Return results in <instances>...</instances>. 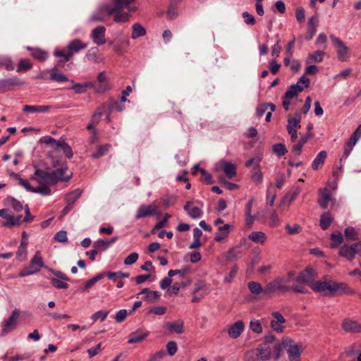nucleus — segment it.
Instances as JSON below:
<instances>
[{
  "label": "nucleus",
  "instance_id": "obj_23",
  "mask_svg": "<svg viewBox=\"0 0 361 361\" xmlns=\"http://www.w3.org/2000/svg\"><path fill=\"white\" fill-rule=\"evenodd\" d=\"M192 203L191 202H187L184 206V210H185L188 215L192 219H198L202 216V211L197 207H192Z\"/></svg>",
  "mask_w": 361,
  "mask_h": 361
},
{
  "label": "nucleus",
  "instance_id": "obj_25",
  "mask_svg": "<svg viewBox=\"0 0 361 361\" xmlns=\"http://www.w3.org/2000/svg\"><path fill=\"white\" fill-rule=\"evenodd\" d=\"M341 291L343 293L347 294H353L354 290L350 288L345 283H336L334 281L331 282V295L334 294L335 292Z\"/></svg>",
  "mask_w": 361,
  "mask_h": 361
},
{
  "label": "nucleus",
  "instance_id": "obj_43",
  "mask_svg": "<svg viewBox=\"0 0 361 361\" xmlns=\"http://www.w3.org/2000/svg\"><path fill=\"white\" fill-rule=\"evenodd\" d=\"M330 239L331 240V247H337L343 241V236L340 231L331 233Z\"/></svg>",
  "mask_w": 361,
  "mask_h": 361
},
{
  "label": "nucleus",
  "instance_id": "obj_3",
  "mask_svg": "<svg viewBox=\"0 0 361 361\" xmlns=\"http://www.w3.org/2000/svg\"><path fill=\"white\" fill-rule=\"evenodd\" d=\"M274 351L276 353L275 359L280 356L283 348L287 351L289 361H300V357L303 348L298 345L293 340L288 337L283 338L280 343L273 345Z\"/></svg>",
  "mask_w": 361,
  "mask_h": 361
},
{
  "label": "nucleus",
  "instance_id": "obj_29",
  "mask_svg": "<svg viewBox=\"0 0 361 361\" xmlns=\"http://www.w3.org/2000/svg\"><path fill=\"white\" fill-rule=\"evenodd\" d=\"M145 28L139 23H134L132 26L131 37L134 39L146 35Z\"/></svg>",
  "mask_w": 361,
  "mask_h": 361
},
{
  "label": "nucleus",
  "instance_id": "obj_2",
  "mask_svg": "<svg viewBox=\"0 0 361 361\" xmlns=\"http://www.w3.org/2000/svg\"><path fill=\"white\" fill-rule=\"evenodd\" d=\"M67 171L68 167L66 166L57 169L50 173L41 169H36L31 179L35 180L39 185L49 187L59 181L66 182L69 180L72 173H68Z\"/></svg>",
  "mask_w": 361,
  "mask_h": 361
},
{
  "label": "nucleus",
  "instance_id": "obj_18",
  "mask_svg": "<svg viewBox=\"0 0 361 361\" xmlns=\"http://www.w3.org/2000/svg\"><path fill=\"white\" fill-rule=\"evenodd\" d=\"M342 327L345 331L348 333H361V324L350 318L343 321Z\"/></svg>",
  "mask_w": 361,
  "mask_h": 361
},
{
  "label": "nucleus",
  "instance_id": "obj_54",
  "mask_svg": "<svg viewBox=\"0 0 361 361\" xmlns=\"http://www.w3.org/2000/svg\"><path fill=\"white\" fill-rule=\"evenodd\" d=\"M273 152L277 154L279 157H282L286 154L287 152V149L285 145L279 143L275 144L272 147Z\"/></svg>",
  "mask_w": 361,
  "mask_h": 361
},
{
  "label": "nucleus",
  "instance_id": "obj_35",
  "mask_svg": "<svg viewBox=\"0 0 361 361\" xmlns=\"http://www.w3.org/2000/svg\"><path fill=\"white\" fill-rule=\"evenodd\" d=\"M333 221V218L329 212H325L321 215L319 225L323 230H326Z\"/></svg>",
  "mask_w": 361,
  "mask_h": 361
},
{
  "label": "nucleus",
  "instance_id": "obj_10",
  "mask_svg": "<svg viewBox=\"0 0 361 361\" xmlns=\"http://www.w3.org/2000/svg\"><path fill=\"white\" fill-rule=\"evenodd\" d=\"M214 170L216 171H223L229 179L233 178L236 176V167L235 166L227 161L221 160L216 163L214 166Z\"/></svg>",
  "mask_w": 361,
  "mask_h": 361
},
{
  "label": "nucleus",
  "instance_id": "obj_58",
  "mask_svg": "<svg viewBox=\"0 0 361 361\" xmlns=\"http://www.w3.org/2000/svg\"><path fill=\"white\" fill-rule=\"evenodd\" d=\"M238 270V267L237 265H234L232 267L231 271H229L228 274H227L225 276H224V281L225 283H230L233 281L235 276V274L237 273Z\"/></svg>",
  "mask_w": 361,
  "mask_h": 361
},
{
  "label": "nucleus",
  "instance_id": "obj_11",
  "mask_svg": "<svg viewBox=\"0 0 361 361\" xmlns=\"http://www.w3.org/2000/svg\"><path fill=\"white\" fill-rule=\"evenodd\" d=\"M331 282L332 281L327 279L314 281V283L311 284L310 288L314 292L321 293L325 295H331Z\"/></svg>",
  "mask_w": 361,
  "mask_h": 361
},
{
  "label": "nucleus",
  "instance_id": "obj_32",
  "mask_svg": "<svg viewBox=\"0 0 361 361\" xmlns=\"http://www.w3.org/2000/svg\"><path fill=\"white\" fill-rule=\"evenodd\" d=\"M250 240L256 243L263 244L267 240L266 234L262 231H253L248 235Z\"/></svg>",
  "mask_w": 361,
  "mask_h": 361
},
{
  "label": "nucleus",
  "instance_id": "obj_14",
  "mask_svg": "<svg viewBox=\"0 0 361 361\" xmlns=\"http://www.w3.org/2000/svg\"><path fill=\"white\" fill-rule=\"evenodd\" d=\"M106 27L104 26H97L94 28L90 34V37L93 41V42L98 45L101 46L106 43Z\"/></svg>",
  "mask_w": 361,
  "mask_h": 361
},
{
  "label": "nucleus",
  "instance_id": "obj_64",
  "mask_svg": "<svg viewBox=\"0 0 361 361\" xmlns=\"http://www.w3.org/2000/svg\"><path fill=\"white\" fill-rule=\"evenodd\" d=\"M104 106H102L99 107L97 109V111L93 114L92 116V121L93 122V123H98L99 122L100 118L104 112Z\"/></svg>",
  "mask_w": 361,
  "mask_h": 361
},
{
  "label": "nucleus",
  "instance_id": "obj_37",
  "mask_svg": "<svg viewBox=\"0 0 361 361\" xmlns=\"http://www.w3.org/2000/svg\"><path fill=\"white\" fill-rule=\"evenodd\" d=\"M27 49L31 51L32 56L37 60L44 61L48 57V53L41 49L27 47Z\"/></svg>",
  "mask_w": 361,
  "mask_h": 361
},
{
  "label": "nucleus",
  "instance_id": "obj_9",
  "mask_svg": "<svg viewBox=\"0 0 361 361\" xmlns=\"http://www.w3.org/2000/svg\"><path fill=\"white\" fill-rule=\"evenodd\" d=\"M330 39L336 47L338 59L341 61H346L349 58V48L339 38L331 35Z\"/></svg>",
  "mask_w": 361,
  "mask_h": 361
},
{
  "label": "nucleus",
  "instance_id": "obj_49",
  "mask_svg": "<svg viewBox=\"0 0 361 361\" xmlns=\"http://www.w3.org/2000/svg\"><path fill=\"white\" fill-rule=\"evenodd\" d=\"M58 149H61L63 151L65 155L68 159H71L73 157V150H72L71 146L65 141H63V140L60 141V143L58 146Z\"/></svg>",
  "mask_w": 361,
  "mask_h": 361
},
{
  "label": "nucleus",
  "instance_id": "obj_33",
  "mask_svg": "<svg viewBox=\"0 0 361 361\" xmlns=\"http://www.w3.org/2000/svg\"><path fill=\"white\" fill-rule=\"evenodd\" d=\"M94 87V84L92 82H87L85 83H76L71 87L72 90L76 94H82L87 91V88H92Z\"/></svg>",
  "mask_w": 361,
  "mask_h": 361
},
{
  "label": "nucleus",
  "instance_id": "obj_41",
  "mask_svg": "<svg viewBox=\"0 0 361 361\" xmlns=\"http://www.w3.org/2000/svg\"><path fill=\"white\" fill-rule=\"evenodd\" d=\"M6 203L8 206L11 207L14 211L17 212L22 211L23 209V204L18 200L11 197L6 198Z\"/></svg>",
  "mask_w": 361,
  "mask_h": 361
},
{
  "label": "nucleus",
  "instance_id": "obj_22",
  "mask_svg": "<svg viewBox=\"0 0 361 361\" xmlns=\"http://www.w3.org/2000/svg\"><path fill=\"white\" fill-rule=\"evenodd\" d=\"M231 229V226L228 224H224L222 226L218 228L216 232L214 240L216 242H221L225 240L229 235Z\"/></svg>",
  "mask_w": 361,
  "mask_h": 361
},
{
  "label": "nucleus",
  "instance_id": "obj_34",
  "mask_svg": "<svg viewBox=\"0 0 361 361\" xmlns=\"http://www.w3.org/2000/svg\"><path fill=\"white\" fill-rule=\"evenodd\" d=\"M324 52L322 51H316L312 54L307 56L306 59L307 63H312L314 62L320 63L323 61Z\"/></svg>",
  "mask_w": 361,
  "mask_h": 361
},
{
  "label": "nucleus",
  "instance_id": "obj_8",
  "mask_svg": "<svg viewBox=\"0 0 361 361\" xmlns=\"http://www.w3.org/2000/svg\"><path fill=\"white\" fill-rule=\"evenodd\" d=\"M361 241L353 243L352 245H343L339 250V255L346 258L348 261H352L356 254L360 251Z\"/></svg>",
  "mask_w": 361,
  "mask_h": 361
},
{
  "label": "nucleus",
  "instance_id": "obj_31",
  "mask_svg": "<svg viewBox=\"0 0 361 361\" xmlns=\"http://www.w3.org/2000/svg\"><path fill=\"white\" fill-rule=\"evenodd\" d=\"M117 8H127L129 13H133L136 11L135 6H131V4L135 0H111Z\"/></svg>",
  "mask_w": 361,
  "mask_h": 361
},
{
  "label": "nucleus",
  "instance_id": "obj_55",
  "mask_svg": "<svg viewBox=\"0 0 361 361\" xmlns=\"http://www.w3.org/2000/svg\"><path fill=\"white\" fill-rule=\"evenodd\" d=\"M106 276L110 279L115 281L117 278H128L130 274L128 272H122V271H117V272H106Z\"/></svg>",
  "mask_w": 361,
  "mask_h": 361
},
{
  "label": "nucleus",
  "instance_id": "obj_57",
  "mask_svg": "<svg viewBox=\"0 0 361 361\" xmlns=\"http://www.w3.org/2000/svg\"><path fill=\"white\" fill-rule=\"evenodd\" d=\"M109 314V311L106 310H100L97 312H95L94 314H92L91 319L93 322H96L97 320H100L101 322H103L106 319Z\"/></svg>",
  "mask_w": 361,
  "mask_h": 361
},
{
  "label": "nucleus",
  "instance_id": "obj_53",
  "mask_svg": "<svg viewBox=\"0 0 361 361\" xmlns=\"http://www.w3.org/2000/svg\"><path fill=\"white\" fill-rule=\"evenodd\" d=\"M111 145H100L97 147V152L92 154L93 159H97L102 156H104L109 149Z\"/></svg>",
  "mask_w": 361,
  "mask_h": 361
},
{
  "label": "nucleus",
  "instance_id": "obj_1",
  "mask_svg": "<svg viewBox=\"0 0 361 361\" xmlns=\"http://www.w3.org/2000/svg\"><path fill=\"white\" fill-rule=\"evenodd\" d=\"M123 8H117L110 4H102L91 15L90 22H104L114 14V20L116 23H127L129 21L130 13L122 11Z\"/></svg>",
  "mask_w": 361,
  "mask_h": 361
},
{
  "label": "nucleus",
  "instance_id": "obj_44",
  "mask_svg": "<svg viewBox=\"0 0 361 361\" xmlns=\"http://www.w3.org/2000/svg\"><path fill=\"white\" fill-rule=\"evenodd\" d=\"M27 245L25 244H20L16 252V258L20 261H25L27 255Z\"/></svg>",
  "mask_w": 361,
  "mask_h": 361
},
{
  "label": "nucleus",
  "instance_id": "obj_62",
  "mask_svg": "<svg viewBox=\"0 0 361 361\" xmlns=\"http://www.w3.org/2000/svg\"><path fill=\"white\" fill-rule=\"evenodd\" d=\"M250 328L255 333L260 334L262 332V326L258 320H251L250 322Z\"/></svg>",
  "mask_w": 361,
  "mask_h": 361
},
{
  "label": "nucleus",
  "instance_id": "obj_5",
  "mask_svg": "<svg viewBox=\"0 0 361 361\" xmlns=\"http://www.w3.org/2000/svg\"><path fill=\"white\" fill-rule=\"evenodd\" d=\"M20 315V310L18 309H15L12 311L11 315L8 318H6L2 321L0 324L1 336L8 335L17 328Z\"/></svg>",
  "mask_w": 361,
  "mask_h": 361
},
{
  "label": "nucleus",
  "instance_id": "obj_61",
  "mask_svg": "<svg viewBox=\"0 0 361 361\" xmlns=\"http://www.w3.org/2000/svg\"><path fill=\"white\" fill-rule=\"evenodd\" d=\"M259 214L260 212H257L255 215L252 216V213H245V224L249 228H252L255 219H260Z\"/></svg>",
  "mask_w": 361,
  "mask_h": 361
},
{
  "label": "nucleus",
  "instance_id": "obj_45",
  "mask_svg": "<svg viewBox=\"0 0 361 361\" xmlns=\"http://www.w3.org/2000/svg\"><path fill=\"white\" fill-rule=\"evenodd\" d=\"M255 172L252 175V179L255 183H260L263 180L262 173L259 169V161H257L254 166Z\"/></svg>",
  "mask_w": 361,
  "mask_h": 361
},
{
  "label": "nucleus",
  "instance_id": "obj_38",
  "mask_svg": "<svg viewBox=\"0 0 361 361\" xmlns=\"http://www.w3.org/2000/svg\"><path fill=\"white\" fill-rule=\"evenodd\" d=\"M247 287L249 290L254 295L264 294L265 287L263 288L258 282L250 281L247 283Z\"/></svg>",
  "mask_w": 361,
  "mask_h": 361
},
{
  "label": "nucleus",
  "instance_id": "obj_13",
  "mask_svg": "<svg viewBox=\"0 0 361 361\" xmlns=\"http://www.w3.org/2000/svg\"><path fill=\"white\" fill-rule=\"evenodd\" d=\"M149 335V332L144 329L138 328L130 333L128 336V343H139L143 341Z\"/></svg>",
  "mask_w": 361,
  "mask_h": 361
},
{
  "label": "nucleus",
  "instance_id": "obj_36",
  "mask_svg": "<svg viewBox=\"0 0 361 361\" xmlns=\"http://www.w3.org/2000/svg\"><path fill=\"white\" fill-rule=\"evenodd\" d=\"M301 116L299 114H296L293 117H289L288 118L287 129H298L300 128Z\"/></svg>",
  "mask_w": 361,
  "mask_h": 361
},
{
  "label": "nucleus",
  "instance_id": "obj_46",
  "mask_svg": "<svg viewBox=\"0 0 361 361\" xmlns=\"http://www.w3.org/2000/svg\"><path fill=\"white\" fill-rule=\"evenodd\" d=\"M61 140H56L51 136L47 135L40 138V142L47 145H50L54 149H57Z\"/></svg>",
  "mask_w": 361,
  "mask_h": 361
},
{
  "label": "nucleus",
  "instance_id": "obj_48",
  "mask_svg": "<svg viewBox=\"0 0 361 361\" xmlns=\"http://www.w3.org/2000/svg\"><path fill=\"white\" fill-rule=\"evenodd\" d=\"M161 297V294L157 290H149V292L143 297L145 300L148 301L149 302H156L159 300Z\"/></svg>",
  "mask_w": 361,
  "mask_h": 361
},
{
  "label": "nucleus",
  "instance_id": "obj_4",
  "mask_svg": "<svg viewBox=\"0 0 361 361\" xmlns=\"http://www.w3.org/2000/svg\"><path fill=\"white\" fill-rule=\"evenodd\" d=\"M293 272H289L287 276L277 277L274 280L268 283L265 286L264 295H269L276 291H288L290 288L286 286L292 276Z\"/></svg>",
  "mask_w": 361,
  "mask_h": 361
},
{
  "label": "nucleus",
  "instance_id": "obj_6",
  "mask_svg": "<svg viewBox=\"0 0 361 361\" xmlns=\"http://www.w3.org/2000/svg\"><path fill=\"white\" fill-rule=\"evenodd\" d=\"M44 267L42 258L39 251H37L32 257L27 267L22 269L19 273V276L25 277L35 274L40 271Z\"/></svg>",
  "mask_w": 361,
  "mask_h": 361
},
{
  "label": "nucleus",
  "instance_id": "obj_24",
  "mask_svg": "<svg viewBox=\"0 0 361 361\" xmlns=\"http://www.w3.org/2000/svg\"><path fill=\"white\" fill-rule=\"evenodd\" d=\"M118 239L117 236H114L110 240H98L93 243V247L97 248L101 252L105 251L111 244L115 243Z\"/></svg>",
  "mask_w": 361,
  "mask_h": 361
},
{
  "label": "nucleus",
  "instance_id": "obj_7",
  "mask_svg": "<svg viewBox=\"0 0 361 361\" xmlns=\"http://www.w3.org/2000/svg\"><path fill=\"white\" fill-rule=\"evenodd\" d=\"M271 346L267 344H262L259 348L248 353V355L252 360L266 361L271 357Z\"/></svg>",
  "mask_w": 361,
  "mask_h": 361
},
{
  "label": "nucleus",
  "instance_id": "obj_40",
  "mask_svg": "<svg viewBox=\"0 0 361 361\" xmlns=\"http://www.w3.org/2000/svg\"><path fill=\"white\" fill-rule=\"evenodd\" d=\"M51 109L50 106H30L25 105L23 107V111L26 112H47Z\"/></svg>",
  "mask_w": 361,
  "mask_h": 361
},
{
  "label": "nucleus",
  "instance_id": "obj_12",
  "mask_svg": "<svg viewBox=\"0 0 361 361\" xmlns=\"http://www.w3.org/2000/svg\"><path fill=\"white\" fill-rule=\"evenodd\" d=\"M25 84L18 77L13 76L9 78L0 80V92H5L11 90L13 87L21 86Z\"/></svg>",
  "mask_w": 361,
  "mask_h": 361
},
{
  "label": "nucleus",
  "instance_id": "obj_21",
  "mask_svg": "<svg viewBox=\"0 0 361 361\" xmlns=\"http://www.w3.org/2000/svg\"><path fill=\"white\" fill-rule=\"evenodd\" d=\"M87 47V44L82 42L81 40L76 39L71 41L68 45L67 48L71 55L73 56L74 54L79 52L82 49H85Z\"/></svg>",
  "mask_w": 361,
  "mask_h": 361
},
{
  "label": "nucleus",
  "instance_id": "obj_63",
  "mask_svg": "<svg viewBox=\"0 0 361 361\" xmlns=\"http://www.w3.org/2000/svg\"><path fill=\"white\" fill-rule=\"evenodd\" d=\"M51 281L52 285L59 289H66L68 287V285L66 282L63 281V280L52 278L51 279Z\"/></svg>",
  "mask_w": 361,
  "mask_h": 361
},
{
  "label": "nucleus",
  "instance_id": "obj_51",
  "mask_svg": "<svg viewBox=\"0 0 361 361\" xmlns=\"http://www.w3.org/2000/svg\"><path fill=\"white\" fill-rule=\"evenodd\" d=\"M361 137V126H359L357 129L351 135L348 144L355 146L357 140Z\"/></svg>",
  "mask_w": 361,
  "mask_h": 361
},
{
  "label": "nucleus",
  "instance_id": "obj_50",
  "mask_svg": "<svg viewBox=\"0 0 361 361\" xmlns=\"http://www.w3.org/2000/svg\"><path fill=\"white\" fill-rule=\"evenodd\" d=\"M54 55L56 57L62 58L61 61H63V62L69 61L72 58L71 53H70V51L68 50L63 51V50L56 49L54 52Z\"/></svg>",
  "mask_w": 361,
  "mask_h": 361
},
{
  "label": "nucleus",
  "instance_id": "obj_27",
  "mask_svg": "<svg viewBox=\"0 0 361 361\" xmlns=\"http://www.w3.org/2000/svg\"><path fill=\"white\" fill-rule=\"evenodd\" d=\"M326 155L327 154L326 151H321L312 161V169L316 171L321 168L324 165V161L326 158Z\"/></svg>",
  "mask_w": 361,
  "mask_h": 361
},
{
  "label": "nucleus",
  "instance_id": "obj_52",
  "mask_svg": "<svg viewBox=\"0 0 361 361\" xmlns=\"http://www.w3.org/2000/svg\"><path fill=\"white\" fill-rule=\"evenodd\" d=\"M345 236L346 238L350 240H357V233L354 227L348 226L345 229L344 231Z\"/></svg>",
  "mask_w": 361,
  "mask_h": 361
},
{
  "label": "nucleus",
  "instance_id": "obj_16",
  "mask_svg": "<svg viewBox=\"0 0 361 361\" xmlns=\"http://www.w3.org/2000/svg\"><path fill=\"white\" fill-rule=\"evenodd\" d=\"M157 207L154 204L141 205L137 210L135 219H140L147 216H149L155 213Z\"/></svg>",
  "mask_w": 361,
  "mask_h": 361
},
{
  "label": "nucleus",
  "instance_id": "obj_28",
  "mask_svg": "<svg viewBox=\"0 0 361 361\" xmlns=\"http://www.w3.org/2000/svg\"><path fill=\"white\" fill-rule=\"evenodd\" d=\"M166 326L171 333L182 334L183 332V322L180 319L169 322Z\"/></svg>",
  "mask_w": 361,
  "mask_h": 361
},
{
  "label": "nucleus",
  "instance_id": "obj_39",
  "mask_svg": "<svg viewBox=\"0 0 361 361\" xmlns=\"http://www.w3.org/2000/svg\"><path fill=\"white\" fill-rule=\"evenodd\" d=\"M82 194V190L79 188L75 189L71 192L68 193L66 195V203H68L69 205H73L74 202L80 197Z\"/></svg>",
  "mask_w": 361,
  "mask_h": 361
},
{
  "label": "nucleus",
  "instance_id": "obj_59",
  "mask_svg": "<svg viewBox=\"0 0 361 361\" xmlns=\"http://www.w3.org/2000/svg\"><path fill=\"white\" fill-rule=\"evenodd\" d=\"M49 78L52 81L60 82L68 81V78L66 75L59 73H51L49 76Z\"/></svg>",
  "mask_w": 361,
  "mask_h": 361
},
{
  "label": "nucleus",
  "instance_id": "obj_26",
  "mask_svg": "<svg viewBox=\"0 0 361 361\" xmlns=\"http://www.w3.org/2000/svg\"><path fill=\"white\" fill-rule=\"evenodd\" d=\"M331 199V197L329 190L327 188H324L320 192V197L318 199V204L322 208L326 209Z\"/></svg>",
  "mask_w": 361,
  "mask_h": 361
},
{
  "label": "nucleus",
  "instance_id": "obj_15",
  "mask_svg": "<svg viewBox=\"0 0 361 361\" xmlns=\"http://www.w3.org/2000/svg\"><path fill=\"white\" fill-rule=\"evenodd\" d=\"M315 276V272L312 268H306L304 271H301L296 278L297 283H306L311 287V284L314 281Z\"/></svg>",
  "mask_w": 361,
  "mask_h": 361
},
{
  "label": "nucleus",
  "instance_id": "obj_42",
  "mask_svg": "<svg viewBox=\"0 0 361 361\" xmlns=\"http://www.w3.org/2000/svg\"><path fill=\"white\" fill-rule=\"evenodd\" d=\"M22 215H18L16 216H13L12 214L10 215V218H8V221L3 224L4 226L6 227H12L14 226L20 225L22 221Z\"/></svg>",
  "mask_w": 361,
  "mask_h": 361
},
{
  "label": "nucleus",
  "instance_id": "obj_17",
  "mask_svg": "<svg viewBox=\"0 0 361 361\" xmlns=\"http://www.w3.org/2000/svg\"><path fill=\"white\" fill-rule=\"evenodd\" d=\"M271 316L273 317V319L271 321L270 323L271 328L274 331L281 333L284 329L283 324L286 322L285 318L279 312H272Z\"/></svg>",
  "mask_w": 361,
  "mask_h": 361
},
{
  "label": "nucleus",
  "instance_id": "obj_60",
  "mask_svg": "<svg viewBox=\"0 0 361 361\" xmlns=\"http://www.w3.org/2000/svg\"><path fill=\"white\" fill-rule=\"evenodd\" d=\"M104 276H106V273H101L96 276L93 277L88 281H87L85 284L84 289L88 290L95 283L99 281L100 279H102Z\"/></svg>",
  "mask_w": 361,
  "mask_h": 361
},
{
  "label": "nucleus",
  "instance_id": "obj_20",
  "mask_svg": "<svg viewBox=\"0 0 361 361\" xmlns=\"http://www.w3.org/2000/svg\"><path fill=\"white\" fill-rule=\"evenodd\" d=\"M97 81L99 82V85L95 87V92L102 93L110 89V85L104 72H100L98 74Z\"/></svg>",
  "mask_w": 361,
  "mask_h": 361
},
{
  "label": "nucleus",
  "instance_id": "obj_47",
  "mask_svg": "<svg viewBox=\"0 0 361 361\" xmlns=\"http://www.w3.org/2000/svg\"><path fill=\"white\" fill-rule=\"evenodd\" d=\"M276 197V191L273 185H270L267 191V202L269 206H273Z\"/></svg>",
  "mask_w": 361,
  "mask_h": 361
},
{
  "label": "nucleus",
  "instance_id": "obj_19",
  "mask_svg": "<svg viewBox=\"0 0 361 361\" xmlns=\"http://www.w3.org/2000/svg\"><path fill=\"white\" fill-rule=\"evenodd\" d=\"M245 329V324L242 320H238L233 324L228 329V334L231 338H238L243 332Z\"/></svg>",
  "mask_w": 361,
  "mask_h": 361
},
{
  "label": "nucleus",
  "instance_id": "obj_56",
  "mask_svg": "<svg viewBox=\"0 0 361 361\" xmlns=\"http://www.w3.org/2000/svg\"><path fill=\"white\" fill-rule=\"evenodd\" d=\"M32 192L39 193L43 195H49L51 194V190L49 186L39 185V187L33 188Z\"/></svg>",
  "mask_w": 361,
  "mask_h": 361
},
{
  "label": "nucleus",
  "instance_id": "obj_30",
  "mask_svg": "<svg viewBox=\"0 0 361 361\" xmlns=\"http://www.w3.org/2000/svg\"><path fill=\"white\" fill-rule=\"evenodd\" d=\"M303 91V87L298 85H292L289 87L287 91L285 93L286 99H293L296 97L300 92Z\"/></svg>",
  "mask_w": 361,
  "mask_h": 361
}]
</instances>
